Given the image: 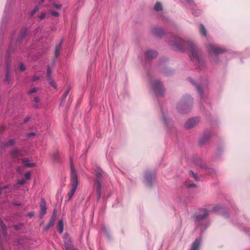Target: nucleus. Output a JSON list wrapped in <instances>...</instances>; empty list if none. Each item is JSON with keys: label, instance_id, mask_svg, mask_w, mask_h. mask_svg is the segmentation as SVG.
I'll return each mask as SVG.
<instances>
[{"label": "nucleus", "instance_id": "nucleus-1", "mask_svg": "<svg viewBox=\"0 0 250 250\" xmlns=\"http://www.w3.org/2000/svg\"><path fill=\"white\" fill-rule=\"evenodd\" d=\"M174 40L169 41V43L175 47L178 50H182L185 48H189L190 59L193 61H196L198 63L202 62V60L199 57L197 48L195 45L191 42H187L181 38L173 37Z\"/></svg>", "mask_w": 250, "mask_h": 250}, {"label": "nucleus", "instance_id": "nucleus-2", "mask_svg": "<svg viewBox=\"0 0 250 250\" xmlns=\"http://www.w3.org/2000/svg\"><path fill=\"white\" fill-rule=\"evenodd\" d=\"M71 188L70 192L68 194V200L70 201L71 200L73 196L74 195L76 188L78 185V179L77 174L75 169L74 166L73 165L72 162H71Z\"/></svg>", "mask_w": 250, "mask_h": 250}, {"label": "nucleus", "instance_id": "nucleus-3", "mask_svg": "<svg viewBox=\"0 0 250 250\" xmlns=\"http://www.w3.org/2000/svg\"><path fill=\"white\" fill-rule=\"evenodd\" d=\"M150 85L152 88L154 90L156 95L157 97L163 96L164 92L165 89L164 88L163 84L158 80H150Z\"/></svg>", "mask_w": 250, "mask_h": 250}, {"label": "nucleus", "instance_id": "nucleus-4", "mask_svg": "<svg viewBox=\"0 0 250 250\" xmlns=\"http://www.w3.org/2000/svg\"><path fill=\"white\" fill-rule=\"evenodd\" d=\"M198 122L199 120L197 118L190 119L186 121L185 125V127L188 129L191 128L197 125Z\"/></svg>", "mask_w": 250, "mask_h": 250}, {"label": "nucleus", "instance_id": "nucleus-5", "mask_svg": "<svg viewBox=\"0 0 250 250\" xmlns=\"http://www.w3.org/2000/svg\"><path fill=\"white\" fill-rule=\"evenodd\" d=\"M209 211L205 209L204 212L202 214L196 215L195 217V223L197 225L201 220L206 219L208 215Z\"/></svg>", "mask_w": 250, "mask_h": 250}, {"label": "nucleus", "instance_id": "nucleus-6", "mask_svg": "<svg viewBox=\"0 0 250 250\" xmlns=\"http://www.w3.org/2000/svg\"><path fill=\"white\" fill-rule=\"evenodd\" d=\"M145 179L146 181V184L148 186H151L152 183L153 181H154L155 179V175L154 174H152L149 172L146 173Z\"/></svg>", "mask_w": 250, "mask_h": 250}, {"label": "nucleus", "instance_id": "nucleus-7", "mask_svg": "<svg viewBox=\"0 0 250 250\" xmlns=\"http://www.w3.org/2000/svg\"><path fill=\"white\" fill-rule=\"evenodd\" d=\"M209 49L210 50L212 51V52L214 53L215 55L223 53L224 51V50L223 49L217 47L212 44H210L209 46Z\"/></svg>", "mask_w": 250, "mask_h": 250}, {"label": "nucleus", "instance_id": "nucleus-8", "mask_svg": "<svg viewBox=\"0 0 250 250\" xmlns=\"http://www.w3.org/2000/svg\"><path fill=\"white\" fill-rule=\"evenodd\" d=\"M158 55L156 51L154 50H147L146 52V57L149 60H152L156 58Z\"/></svg>", "mask_w": 250, "mask_h": 250}, {"label": "nucleus", "instance_id": "nucleus-9", "mask_svg": "<svg viewBox=\"0 0 250 250\" xmlns=\"http://www.w3.org/2000/svg\"><path fill=\"white\" fill-rule=\"evenodd\" d=\"M201 239L196 238L193 242L190 250H199Z\"/></svg>", "mask_w": 250, "mask_h": 250}, {"label": "nucleus", "instance_id": "nucleus-10", "mask_svg": "<svg viewBox=\"0 0 250 250\" xmlns=\"http://www.w3.org/2000/svg\"><path fill=\"white\" fill-rule=\"evenodd\" d=\"M55 219H56V215H55V212L54 211V214L52 216L51 219L50 220L49 222L48 223V224L46 226V227L45 228V230H48L50 227H51L52 226H53L54 225Z\"/></svg>", "mask_w": 250, "mask_h": 250}, {"label": "nucleus", "instance_id": "nucleus-11", "mask_svg": "<svg viewBox=\"0 0 250 250\" xmlns=\"http://www.w3.org/2000/svg\"><path fill=\"white\" fill-rule=\"evenodd\" d=\"M64 247L65 250H77L74 248V247L71 243L70 241L68 240H66L64 242Z\"/></svg>", "mask_w": 250, "mask_h": 250}, {"label": "nucleus", "instance_id": "nucleus-12", "mask_svg": "<svg viewBox=\"0 0 250 250\" xmlns=\"http://www.w3.org/2000/svg\"><path fill=\"white\" fill-rule=\"evenodd\" d=\"M40 208H41V214L43 216L46 212V203L44 201V200H42L41 205H40Z\"/></svg>", "mask_w": 250, "mask_h": 250}, {"label": "nucleus", "instance_id": "nucleus-13", "mask_svg": "<svg viewBox=\"0 0 250 250\" xmlns=\"http://www.w3.org/2000/svg\"><path fill=\"white\" fill-rule=\"evenodd\" d=\"M102 186L100 180H97V185L96 187V191L98 194V199H99L101 195Z\"/></svg>", "mask_w": 250, "mask_h": 250}, {"label": "nucleus", "instance_id": "nucleus-14", "mask_svg": "<svg viewBox=\"0 0 250 250\" xmlns=\"http://www.w3.org/2000/svg\"><path fill=\"white\" fill-rule=\"evenodd\" d=\"M199 31L202 37H206L207 30L203 24H200L199 25Z\"/></svg>", "mask_w": 250, "mask_h": 250}, {"label": "nucleus", "instance_id": "nucleus-15", "mask_svg": "<svg viewBox=\"0 0 250 250\" xmlns=\"http://www.w3.org/2000/svg\"><path fill=\"white\" fill-rule=\"evenodd\" d=\"M22 162L24 164V166L27 167H33L36 165L35 163H29L28 160L25 159H23Z\"/></svg>", "mask_w": 250, "mask_h": 250}, {"label": "nucleus", "instance_id": "nucleus-16", "mask_svg": "<svg viewBox=\"0 0 250 250\" xmlns=\"http://www.w3.org/2000/svg\"><path fill=\"white\" fill-rule=\"evenodd\" d=\"M152 32L155 35L159 37L161 36L164 34L163 31L162 29L158 28L153 29Z\"/></svg>", "mask_w": 250, "mask_h": 250}, {"label": "nucleus", "instance_id": "nucleus-17", "mask_svg": "<svg viewBox=\"0 0 250 250\" xmlns=\"http://www.w3.org/2000/svg\"><path fill=\"white\" fill-rule=\"evenodd\" d=\"M57 227L59 232L62 233L63 230V225L62 220H60L58 222Z\"/></svg>", "mask_w": 250, "mask_h": 250}, {"label": "nucleus", "instance_id": "nucleus-18", "mask_svg": "<svg viewBox=\"0 0 250 250\" xmlns=\"http://www.w3.org/2000/svg\"><path fill=\"white\" fill-rule=\"evenodd\" d=\"M154 9L156 11H161L163 9V7L161 3L159 2H157L154 5Z\"/></svg>", "mask_w": 250, "mask_h": 250}, {"label": "nucleus", "instance_id": "nucleus-19", "mask_svg": "<svg viewBox=\"0 0 250 250\" xmlns=\"http://www.w3.org/2000/svg\"><path fill=\"white\" fill-rule=\"evenodd\" d=\"M61 42H60L59 44L58 45H57L55 47V55L56 57H57L59 55L61 47Z\"/></svg>", "mask_w": 250, "mask_h": 250}, {"label": "nucleus", "instance_id": "nucleus-20", "mask_svg": "<svg viewBox=\"0 0 250 250\" xmlns=\"http://www.w3.org/2000/svg\"><path fill=\"white\" fill-rule=\"evenodd\" d=\"M104 172L101 169L98 170V171L96 173V176L98 178V180L99 179L104 175Z\"/></svg>", "mask_w": 250, "mask_h": 250}, {"label": "nucleus", "instance_id": "nucleus-21", "mask_svg": "<svg viewBox=\"0 0 250 250\" xmlns=\"http://www.w3.org/2000/svg\"><path fill=\"white\" fill-rule=\"evenodd\" d=\"M0 225L2 228L3 234L5 235L6 234L5 226L0 218Z\"/></svg>", "mask_w": 250, "mask_h": 250}, {"label": "nucleus", "instance_id": "nucleus-22", "mask_svg": "<svg viewBox=\"0 0 250 250\" xmlns=\"http://www.w3.org/2000/svg\"><path fill=\"white\" fill-rule=\"evenodd\" d=\"M191 83H193V84L194 85H195V87L197 88V90L198 91L199 94L200 95H202V91L201 90V87L200 85H199L198 84H195L194 83H193L192 82H191Z\"/></svg>", "mask_w": 250, "mask_h": 250}, {"label": "nucleus", "instance_id": "nucleus-23", "mask_svg": "<svg viewBox=\"0 0 250 250\" xmlns=\"http://www.w3.org/2000/svg\"><path fill=\"white\" fill-rule=\"evenodd\" d=\"M15 141L14 139L10 140L9 141H8L6 144V145L7 146H12L15 144Z\"/></svg>", "mask_w": 250, "mask_h": 250}, {"label": "nucleus", "instance_id": "nucleus-24", "mask_svg": "<svg viewBox=\"0 0 250 250\" xmlns=\"http://www.w3.org/2000/svg\"><path fill=\"white\" fill-rule=\"evenodd\" d=\"M18 150L17 148H14L12 151H11V155H12L13 157H16L18 153Z\"/></svg>", "mask_w": 250, "mask_h": 250}, {"label": "nucleus", "instance_id": "nucleus-25", "mask_svg": "<svg viewBox=\"0 0 250 250\" xmlns=\"http://www.w3.org/2000/svg\"><path fill=\"white\" fill-rule=\"evenodd\" d=\"M51 70L49 67H48L47 70V76L49 79H51Z\"/></svg>", "mask_w": 250, "mask_h": 250}, {"label": "nucleus", "instance_id": "nucleus-26", "mask_svg": "<svg viewBox=\"0 0 250 250\" xmlns=\"http://www.w3.org/2000/svg\"><path fill=\"white\" fill-rule=\"evenodd\" d=\"M39 7L38 6H36L34 9L31 11V15L33 16L34 14H35L39 10Z\"/></svg>", "mask_w": 250, "mask_h": 250}, {"label": "nucleus", "instance_id": "nucleus-27", "mask_svg": "<svg viewBox=\"0 0 250 250\" xmlns=\"http://www.w3.org/2000/svg\"><path fill=\"white\" fill-rule=\"evenodd\" d=\"M37 91V88L36 87H34L28 91V94H32L33 93L36 92Z\"/></svg>", "mask_w": 250, "mask_h": 250}, {"label": "nucleus", "instance_id": "nucleus-28", "mask_svg": "<svg viewBox=\"0 0 250 250\" xmlns=\"http://www.w3.org/2000/svg\"><path fill=\"white\" fill-rule=\"evenodd\" d=\"M24 177L27 180H29L31 177V173L30 172H27L24 174Z\"/></svg>", "mask_w": 250, "mask_h": 250}, {"label": "nucleus", "instance_id": "nucleus-29", "mask_svg": "<svg viewBox=\"0 0 250 250\" xmlns=\"http://www.w3.org/2000/svg\"><path fill=\"white\" fill-rule=\"evenodd\" d=\"M45 13H42L39 16V19L40 21H42L44 19L45 17Z\"/></svg>", "mask_w": 250, "mask_h": 250}, {"label": "nucleus", "instance_id": "nucleus-30", "mask_svg": "<svg viewBox=\"0 0 250 250\" xmlns=\"http://www.w3.org/2000/svg\"><path fill=\"white\" fill-rule=\"evenodd\" d=\"M25 183H26V182H25V180L21 179V180H19L18 182V184L20 185H23L25 184Z\"/></svg>", "mask_w": 250, "mask_h": 250}, {"label": "nucleus", "instance_id": "nucleus-31", "mask_svg": "<svg viewBox=\"0 0 250 250\" xmlns=\"http://www.w3.org/2000/svg\"><path fill=\"white\" fill-rule=\"evenodd\" d=\"M49 80L50 85L54 88H56V85L55 83L51 80V79H49Z\"/></svg>", "mask_w": 250, "mask_h": 250}, {"label": "nucleus", "instance_id": "nucleus-32", "mask_svg": "<svg viewBox=\"0 0 250 250\" xmlns=\"http://www.w3.org/2000/svg\"><path fill=\"white\" fill-rule=\"evenodd\" d=\"M51 14L53 16H55V17H58L59 14L58 13V12H56V11H51Z\"/></svg>", "mask_w": 250, "mask_h": 250}, {"label": "nucleus", "instance_id": "nucleus-33", "mask_svg": "<svg viewBox=\"0 0 250 250\" xmlns=\"http://www.w3.org/2000/svg\"><path fill=\"white\" fill-rule=\"evenodd\" d=\"M20 69L21 71H23L25 69V67L22 63H21L20 66Z\"/></svg>", "mask_w": 250, "mask_h": 250}, {"label": "nucleus", "instance_id": "nucleus-34", "mask_svg": "<svg viewBox=\"0 0 250 250\" xmlns=\"http://www.w3.org/2000/svg\"><path fill=\"white\" fill-rule=\"evenodd\" d=\"M8 187V185L4 186L3 188H0V196L2 194V190L4 189H6Z\"/></svg>", "mask_w": 250, "mask_h": 250}, {"label": "nucleus", "instance_id": "nucleus-35", "mask_svg": "<svg viewBox=\"0 0 250 250\" xmlns=\"http://www.w3.org/2000/svg\"><path fill=\"white\" fill-rule=\"evenodd\" d=\"M58 156H59V153L58 152H56L54 154V160L55 161H57L58 159Z\"/></svg>", "mask_w": 250, "mask_h": 250}, {"label": "nucleus", "instance_id": "nucleus-36", "mask_svg": "<svg viewBox=\"0 0 250 250\" xmlns=\"http://www.w3.org/2000/svg\"><path fill=\"white\" fill-rule=\"evenodd\" d=\"M177 109H178V111H179L180 112L182 113H187V112H188L187 111H183L182 109H181V108H180V107H179V106H178V107H177Z\"/></svg>", "mask_w": 250, "mask_h": 250}, {"label": "nucleus", "instance_id": "nucleus-37", "mask_svg": "<svg viewBox=\"0 0 250 250\" xmlns=\"http://www.w3.org/2000/svg\"><path fill=\"white\" fill-rule=\"evenodd\" d=\"M69 92V89H68L67 90V91L64 93V94L63 95V100H65L66 97L67 96V94H68Z\"/></svg>", "mask_w": 250, "mask_h": 250}, {"label": "nucleus", "instance_id": "nucleus-38", "mask_svg": "<svg viewBox=\"0 0 250 250\" xmlns=\"http://www.w3.org/2000/svg\"><path fill=\"white\" fill-rule=\"evenodd\" d=\"M190 172L192 174L193 177H194V178L197 180V176L192 171H190Z\"/></svg>", "mask_w": 250, "mask_h": 250}, {"label": "nucleus", "instance_id": "nucleus-39", "mask_svg": "<svg viewBox=\"0 0 250 250\" xmlns=\"http://www.w3.org/2000/svg\"><path fill=\"white\" fill-rule=\"evenodd\" d=\"M26 32V30L25 29H23L22 31H21V35H22V37H24V35L25 34Z\"/></svg>", "mask_w": 250, "mask_h": 250}, {"label": "nucleus", "instance_id": "nucleus-40", "mask_svg": "<svg viewBox=\"0 0 250 250\" xmlns=\"http://www.w3.org/2000/svg\"><path fill=\"white\" fill-rule=\"evenodd\" d=\"M54 6L57 8H60L61 7V5L60 4H54Z\"/></svg>", "mask_w": 250, "mask_h": 250}, {"label": "nucleus", "instance_id": "nucleus-41", "mask_svg": "<svg viewBox=\"0 0 250 250\" xmlns=\"http://www.w3.org/2000/svg\"><path fill=\"white\" fill-rule=\"evenodd\" d=\"M30 117H26L24 120V123H26V122H28L30 120Z\"/></svg>", "mask_w": 250, "mask_h": 250}, {"label": "nucleus", "instance_id": "nucleus-42", "mask_svg": "<svg viewBox=\"0 0 250 250\" xmlns=\"http://www.w3.org/2000/svg\"><path fill=\"white\" fill-rule=\"evenodd\" d=\"M34 101L36 102V103H39L40 102V99L38 97H36L34 98Z\"/></svg>", "mask_w": 250, "mask_h": 250}, {"label": "nucleus", "instance_id": "nucleus-43", "mask_svg": "<svg viewBox=\"0 0 250 250\" xmlns=\"http://www.w3.org/2000/svg\"><path fill=\"white\" fill-rule=\"evenodd\" d=\"M28 215L30 217H33L34 215V213L33 212H30L28 214Z\"/></svg>", "mask_w": 250, "mask_h": 250}, {"label": "nucleus", "instance_id": "nucleus-44", "mask_svg": "<svg viewBox=\"0 0 250 250\" xmlns=\"http://www.w3.org/2000/svg\"><path fill=\"white\" fill-rule=\"evenodd\" d=\"M39 77H38V76H34V77L33 78V81H37V80H39Z\"/></svg>", "mask_w": 250, "mask_h": 250}, {"label": "nucleus", "instance_id": "nucleus-45", "mask_svg": "<svg viewBox=\"0 0 250 250\" xmlns=\"http://www.w3.org/2000/svg\"><path fill=\"white\" fill-rule=\"evenodd\" d=\"M35 134L34 133H30L28 134V137H31V136H35Z\"/></svg>", "mask_w": 250, "mask_h": 250}, {"label": "nucleus", "instance_id": "nucleus-46", "mask_svg": "<svg viewBox=\"0 0 250 250\" xmlns=\"http://www.w3.org/2000/svg\"><path fill=\"white\" fill-rule=\"evenodd\" d=\"M163 119L164 121V122H165V123H166L167 119H166V117L165 116H163Z\"/></svg>", "mask_w": 250, "mask_h": 250}, {"label": "nucleus", "instance_id": "nucleus-47", "mask_svg": "<svg viewBox=\"0 0 250 250\" xmlns=\"http://www.w3.org/2000/svg\"><path fill=\"white\" fill-rule=\"evenodd\" d=\"M212 211H217V207H214V208H213V209H212Z\"/></svg>", "mask_w": 250, "mask_h": 250}, {"label": "nucleus", "instance_id": "nucleus-48", "mask_svg": "<svg viewBox=\"0 0 250 250\" xmlns=\"http://www.w3.org/2000/svg\"><path fill=\"white\" fill-rule=\"evenodd\" d=\"M187 0V1L188 2V3H190V2H191V0Z\"/></svg>", "mask_w": 250, "mask_h": 250}, {"label": "nucleus", "instance_id": "nucleus-49", "mask_svg": "<svg viewBox=\"0 0 250 250\" xmlns=\"http://www.w3.org/2000/svg\"><path fill=\"white\" fill-rule=\"evenodd\" d=\"M194 186V184H191V185H189V187H192V186Z\"/></svg>", "mask_w": 250, "mask_h": 250}, {"label": "nucleus", "instance_id": "nucleus-50", "mask_svg": "<svg viewBox=\"0 0 250 250\" xmlns=\"http://www.w3.org/2000/svg\"><path fill=\"white\" fill-rule=\"evenodd\" d=\"M14 228H15V229H18L17 226H15L14 227Z\"/></svg>", "mask_w": 250, "mask_h": 250}, {"label": "nucleus", "instance_id": "nucleus-51", "mask_svg": "<svg viewBox=\"0 0 250 250\" xmlns=\"http://www.w3.org/2000/svg\"><path fill=\"white\" fill-rule=\"evenodd\" d=\"M43 0H42V2H43Z\"/></svg>", "mask_w": 250, "mask_h": 250}]
</instances>
